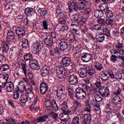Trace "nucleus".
I'll return each instance as SVG.
<instances>
[{"mask_svg":"<svg viewBox=\"0 0 124 124\" xmlns=\"http://www.w3.org/2000/svg\"><path fill=\"white\" fill-rule=\"evenodd\" d=\"M7 42H16L17 41V35L11 29L7 31Z\"/></svg>","mask_w":124,"mask_h":124,"instance_id":"5","label":"nucleus"},{"mask_svg":"<svg viewBox=\"0 0 124 124\" xmlns=\"http://www.w3.org/2000/svg\"><path fill=\"white\" fill-rule=\"evenodd\" d=\"M56 74L59 79H64L67 74V71L63 67H60L56 70Z\"/></svg>","mask_w":124,"mask_h":124,"instance_id":"6","label":"nucleus"},{"mask_svg":"<svg viewBox=\"0 0 124 124\" xmlns=\"http://www.w3.org/2000/svg\"><path fill=\"white\" fill-rule=\"evenodd\" d=\"M9 69V65L7 63H4L1 65L0 67V71L3 72L4 71H7Z\"/></svg>","mask_w":124,"mask_h":124,"instance_id":"37","label":"nucleus"},{"mask_svg":"<svg viewBox=\"0 0 124 124\" xmlns=\"http://www.w3.org/2000/svg\"><path fill=\"white\" fill-rule=\"evenodd\" d=\"M87 0H79L78 1V5L79 10H85V8L87 7Z\"/></svg>","mask_w":124,"mask_h":124,"instance_id":"22","label":"nucleus"},{"mask_svg":"<svg viewBox=\"0 0 124 124\" xmlns=\"http://www.w3.org/2000/svg\"><path fill=\"white\" fill-rule=\"evenodd\" d=\"M24 58L25 61H29V62H31V61L32 60L33 56H32V54H31V53H28L24 55Z\"/></svg>","mask_w":124,"mask_h":124,"instance_id":"46","label":"nucleus"},{"mask_svg":"<svg viewBox=\"0 0 124 124\" xmlns=\"http://www.w3.org/2000/svg\"><path fill=\"white\" fill-rule=\"evenodd\" d=\"M113 102L116 105H118V104H121L122 102H123V100L121 99V97H119L118 96L117 97H115L114 98H112Z\"/></svg>","mask_w":124,"mask_h":124,"instance_id":"44","label":"nucleus"},{"mask_svg":"<svg viewBox=\"0 0 124 124\" xmlns=\"http://www.w3.org/2000/svg\"><path fill=\"white\" fill-rule=\"evenodd\" d=\"M83 86H84V88H81V90L83 91V92L84 93L82 97H87V94L89 97V94H92L91 93H92L93 92V89H92V88H91V87L89 86L86 84H83Z\"/></svg>","mask_w":124,"mask_h":124,"instance_id":"10","label":"nucleus"},{"mask_svg":"<svg viewBox=\"0 0 124 124\" xmlns=\"http://www.w3.org/2000/svg\"><path fill=\"white\" fill-rule=\"evenodd\" d=\"M55 15L58 19V22L59 24L64 25V24L66 23V20H65V14H64V12L62 10L61 7H57Z\"/></svg>","mask_w":124,"mask_h":124,"instance_id":"2","label":"nucleus"},{"mask_svg":"<svg viewBox=\"0 0 124 124\" xmlns=\"http://www.w3.org/2000/svg\"><path fill=\"white\" fill-rule=\"evenodd\" d=\"M42 24L44 30H48V20L43 21Z\"/></svg>","mask_w":124,"mask_h":124,"instance_id":"64","label":"nucleus"},{"mask_svg":"<svg viewBox=\"0 0 124 124\" xmlns=\"http://www.w3.org/2000/svg\"><path fill=\"white\" fill-rule=\"evenodd\" d=\"M28 76L31 82V83L32 85L34 86V85H35V83H34V79H33V76L32 75V73L29 72L28 73Z\"/></svg>","mask_w":124,"mask_h":124,"instance_id":"55","label":"nucleus"},{"mask_svg":"<svg viewBox=\"0 0 124 124\" xmlns=\"http://www.w3.org/2000/svg\"><path fill=\"white\" fill-rule=\"evenodd\" d=\"M48 118H49V116L47 115L39 116L36 119H34V122L35 124H38V123H44L47 121Z\"/></svg>","mask_w":124,"mask_h":124,"instance_id":"25","label":"nucleus"},{"mask_svg":"<svg viewBox=\"0 0 124 124\" xmlns=\"http://www.w3.org/2000/svg\"><path fill=\"white\" fill-rule=\"evenodd\" d=\"M95 38L97 41V42H99L101 43V42H103L104 40H105V35L103 33L100 32L95 36Z\"/></svg>","mask_w":124,"mask_h":124,"instance_id":"27","label":"nucleus"},{"mask_svg":"<svg viewBox=\"0 0 124 124\" xmlns=\"http://www.w3.org/2000/svg\"><path fill=\"white\" fill-rule=\"evenodd\" d=\"M38 12H39L42 17H44V16L47 15V10L46 9L40 8L38 10Z\"/></svg>","mask_w":124,"mask_h":124,"instance_id":"40","label":"nucleus"},{"mask_svg":"<svg viewBox=\"0 0 124 124\" xmlns=\"http://www.w3.org/2000/svg\"><path fill=\"white\" fill-rule=\"evenodd\" d=\"M115 21L117 23H122L123 22V16L121 14L116 15L115 17Z\"/></svg>","mask_w":124,"mask_h":124,"instance_id":"52","label":"nucleus"},{"mask_svg":"<svg viewBox=\"0 0 124 124\" xmlns=\"http://www.w3.org/2000/svg\"><path fill=\"white\" fill-rule=\"evenodd\" d=\"M95 99L97 101V102H101L103 100V96L102 94L100 93H96V95L94 96Z\"/></svg>","mask_w":124,"mask_h":124,"instance_id":"45","label":"nucleus"},{"mask_svg":"<svg viewBox=\"0 0 124 124\" xmlns=\"http://www.w3.org/2000/svg\"><path fill=\"white\" fill-rule=\"evenodd\" d=\"M53 42H54V40L52 38L46 37L44 39V43L46 47H51L53 45Z\"/></svg>","mask_w":124,"mask_h":124,"instance_id":"30","label":"nucleus"},{"mask_svg":"<svg viewBox=\"0 0 124 124\" xmlns=\"http://www.w3.org/2000/svg\"><path fill=\"white\" fill-rule=\"evenodd\" d=\"M47 100L48 101L46 102V107H47V108H49V107L52 108V110L54 112H57V111L59 110V107H58L56 101L54 100V98L49 96L47 98Z\"/></svg>","mask_w":124,"mask_h":124,"instance_id":"3","label":"nucleus"},{"mask_svg":"<svg viewBox=\"0 0 124 124\" xmlns=\"http://www.w3.org/2000/svg\"><path fill=\"white\" fill-rule=\"evenodd\" d=\"M103 32L104 35H106L107 37H110V36H111V34H110V31L107 28H104L103 29Z\"/></svg>","mask_w":124,"mask_h":124,"instance_id":"49","label":"nucleus"},{"mask_svg":"<svg viewBox=\"0 0 124 124\" xmlns=\"http://www.w3.org/2000/svg\"><path fill=\"white\" fill-rule=\"evenodd\" d=\"M49 34L50 35V38H52L53 41H56L58 37V34L56 32V31H54L51 32Z\"/></svg>","mask_w":124,"mask_h":124,"instance_id":"50","label":"nucleus"},{"mask_svg":"<svg viewBox=\"0 0 124 124\" xmlns=\"http://www.w3.org/2000/svg\"><path fill=\"white\" fill-rule=\"evenodd\" d=\"M85 104L86 106L85 110L86 112L91 113V112H92V107L91 106V104L89 103V101H86L85 102Z\"/></svg>","mask_w":124,"mask_h":124,"instance_id":"43","label":"nucleus"},{"mask_svg":"<svg viewBox=\"0 0 124 124\" xmlns=\"http://www.w3.org/2000/svg\"><path fill=\"white\" fill-rule=\"evenodd\" d=\"M9 45H10V42L6 41H3L2 42L1 47L3 53H8V51H9Z\"/></svg>","mask_w":124,"mask_h":124,"instance_id":"19","label":"nucleus"},{"mask_svg":"<svg viewBox=\"0 0 124 124\" xmlns=\"http://www.w3.org/2000/svg\"><path fill=\"white\" fill-rule=\"evenodd\" d=\"M93 59V56L89 53L84 52L81 55V60L83 62H89Z\"/></svg>","mask_w":124,"mask_h":124,"instance_id":"14","label":"nucleus"},{"mask_svg":"<svg viewBox=\"0 0 124 124\" xmlns=\"http://www.w3.org/2000/svg\"><path fill=\"white\" fill-rule=\"evenodd\" d=\"M89 28L92 31H99L102 30L101 26L98 24L91 25Z\"/></svg>","mask_w":124,"mask_h":124,"instance_id":"29","label":"nucleus"},{"mask_svg":"<svg viewBox=\"0 0 124 124\" xmlns=\"http://www.w3.org/2000/svg\"><path fill=\"white\" fill-rule=\"evenodd\" d=\"M113 23H114V20L111 18L107 19L106 20V24H107V25L112 26Z\"/></svg>","mask_w":124,"mask_h":124,"instance_id":"63","label":"nucleus"},{"mask_svg":"<svg viewBox=\"0 0 124 124\" xmlns=\"http://www.w3.org/2000/svg\"><path fill=\"white\" fill-rule=\"evenodd\" d=\"M61 63L65 67L66 66H69V64L71 63V61L69 57H64L62 59L61 61Z\"/></svg>","mask_w":124,"mask_h":124,"instance_id":"26","label":"nucleus"},{"mask_svg":"<svg viewBox=\"0 0 124 124\" xmlns=\"http://www.w3.org/2000/svg\"><path fill=\"white\" fill-rule=\"evenodd\" d=\"M101 87V82L96 81L94 85L93 92H96L97 89H100Z\"/></svg>","mask_w":124,"mask_h":124,"instance_id":"54","label":"nucleus"},{"mask_svg":"<svg viewBox=\"0 0 124 124\" xmlns=\"http://www.w3.org/2000/svg\"><path fill=\"white\" fill-rule=\"evenodd\" d=\"M81 21L82 22L88 21V18H81L80 17H78L72 21V24L71 25V27L78 28V27H79V24H80V22H81Z\"/></svg>","mask_w":124,"mask_h":124,"instance_id":"15","label":"nucleus"},{"mask_svg":"<svg viewBox=\"0 0 124 124\" xmlns=\"http://www.w3.org/2000/svg\"><path fill=\"white\" fill-rule=\"evenodd\" d=\"M60 108L63 112L66 111L67 109H68V106H67V103L63 101L60 105Z\"/></svg>","mask_w":124,"mask_h":124,"instance_id":"39","label":"nucleus"},{"mask_svg":"<svg viewBox=\"0 0 124 124\" xmlns=\"http://www.w3.org/2000/svg\"><path fill=\"white\" fill-rule=\"evenodd\" d=\"M8 79H9V75L8 74L3 75L1 80L0 81V93L1 92V89L5 88V87L6 92L8 93L13 92V90H14V84L12 82L8 81Z\"/></svg>","mask_w":124,"mask_h":124,"instance_id":"1","label":"nucleus"},{"mask_svg":"<svg viewBox=\"0 0 124 124\" xmlns=\"http://www.w3.org/2000/svg\"><path fill=\"white\" fill-rule=\"evenodd\" d=\"M78 74L80 78H86V77H87V66L79 69L78 71Z\"/></svg>","mask_w":124,"mask_h":124,"instance_id":"20","label":"nucleus"},{"mask_svg":"<svg viewBox=\"0 0 124 124\" xmlns=\"http://www.w3.org/2000/svg\"><path fill=\"white\" fill-rule=\"evenodd\" d=\"M29 66L31 69H33V70H38L40 69L39 64H29Z\"/></svg>","mask_w":124,"mask_h":124,"instance_id":"48","label":"nucleus"},{"mask_svg":"<svg viewBox=\"0 0 124 124\" xmlns=\"http://www.w3.org/2000/svg\"><path fill=\"white\" fill-rule=\"evenodd\" d=\"M21 88L23 89V90H22V92L25 91L27 94L31 93H32V88L27 84L23 83L21 85Z\"/></svg>","mask_w":124,"mask_h":124,"instance_id":"28","label":"nucleus"},{"mask_svg":"<svg viewBox=\"0 0 124 124\" xmlns=\"http://www.w3.org/2000/svg\"><path fill=\"white\" fill-rule=\"evenodd\" d=\"M114 69L112 67H109L108 69V74L111 79H116L118 81H120L121 79H123V75L122 73L118 72L114 74Z\"/></svg>","mask_w":124,"mask_h":124,"instance_id":"4","label":"nucleus"},{"mask_svg":"<svg viewBox=\"0 0 124 124\" xmlns=\"http://www.w3.org/2000/svg\"><path fill=\"white\" fill-rule=\"evenodd\" d=\"M75 97L77 100H81V99H84L86 97H83L84 94L83 91L82 90V88L78 87L76 90Z\"/></svg>","mask_w":124,"mask_h":124,"instance_id":"12","label":"nucleus"},{"mask_svg":"<svg viewBox=\"0 0 124 124\" xmlns=\"http://www.w3.org/2000/svg\"><path fill=\"white\" fill-rule=\"evenodd\" d=\"M72 124H80V118L78 116H75L73 118L71 122Z\"/></svg>","mask_w":124,"mask_h":124,"instance_id":"51","label":"nucleus"},{"mask_svg":"<svg viewBox=\"0 0 124 124\" xmlns=\"http://www.w3.org/2000/svg\"><path fill=\"white\" fill-rule=\"evenodd\" d=\"M104 11L96 10L94 12V16L96 18H100L103 16Z\"/></svg>","mask_w":124,"mask_h":124,"instance_id":"35","label":"nucleus"},{"mask_svg":"<svg viewBox=\"0 0 124 124\" xmlns=\"http://www.w3.org/2000/svg\"><path fill=\"white\" fill-rule=\"evenodd\" d=\"M82 32L86 34L87 31H89V28L86 25H82L80 27Z\"/></svg>","mask_w":124,"mask_h":124,"instance_id":"56","label":"nucleus"},{"mask_svg":"<svg viewBox=\"0 0 124 124\" xmlns=\"http://www.w3.org/2000/svg\"><path fill=\"white\" fill-rule=\"evenodd\" d=\"M86 69L87 71V74L90 76H93L95 73V69H94L92 66H86Z\"/></svg>","mask_w":124,"mask_h":124,"instance_id":"31","label":"nucleus"},{"mask_svg":"<svg viewBox=\"0 0 124 124\" xmlns=\"http://www.w3.org/2000/svg\"><path fill=\"white\" fill-rule=\"evenodd\" d=\"M24 12L27 16H31L34 13V9L32 7H27L25 9Z\"/></svg>","mask_w":124,"mask_h":124,"instance_id":"33","label":"nucleus"},{"mask_svg":"<svg viewBox=\"0 0 124 124\" xmlns=\"http://www.w3.org/2000/svg\"><path fill=\"white\" fill-rule=\"evenodd\" d=\"M59 45H60V50L61 51H65L68 48V44L66 39H61L59 41Z\"/></svg>","mask_w":124,"mask_h":124,"instance_id":"11","label":"nucleus"},{"mask_svg":"<svg viewBox=\"0 0 124 124\" xmlns=\"http://www.w3.org/2000/svg\"><path fill=\"white\" fill-rule=\"evenodd\" d=\"M68 92L70 98H74V91L73 89L68 88Z\"/></svg>","mask_w":124,"mask_h":124,"instance_id":"57","label":"nucleus"},{"mask_svg":"<svg viewBox=\"0 0 124 124\" xmlns=\"http://www.w3.org/2000/svg\"><path fill=\"white\" fill-rule=\"evenodd\" d=\"M99 92L104 97H107L110 94V91L108 88H101Z\"/></svg>","mask_w":124,"mask_h":124,"instance_id":"24","label":"nucleus"},{"mask_svg":"<svg viewBox=\"0 0 124 124\" xmlns=\"http://www.w3.org/2000/svg\"><path fill=\"white\" fill-rule=\"evenodd\" d=\"M40 74L43 77H48L50 75V67L45 65L40 70Z\"/></svg>","mask_w":124,"mask_h":124,"instance_id":"8","label":"nucleus"},{"mask_svg":"<svg viewBox=\"0 0 124 124\" xmlns=\"http://www.w3.org/2000/svg\"><path fill=\"white\" fill-rule=\"evenodd\" d=\"M109 52L111 55H118V54H120V52H119V50L115 49H112L109 50Z\"/></svg>","mask_w":124,"mask_h":124,"instance_id":"62","label":"nucleus"},{"mask_svg":"<svg viewBox=\"0 0 124 124\" xmlns=\"http://www.w3.org/2000/svg\"><path fill=\"white\" fill-rule=\"evenodd\" d=\"M48 85L45 82H43L40 85V91L42 94H45L48 92Z\"/></svg>","mask_w":124,"mask_h":124,"instance_id":"21","label":"nucleus"},{"mask_svg":"<svg viewBox=\"0 0 124 124\" xmlns=\"http://www.w3.org/2000/svg\"><path fill=\"white\" fill-rule=\"evenodd\" d=\"M113 36L114 37H119L120 36V31L119 30L114 29L112 32Z\"/></svg>","mask_w":124,"mask_h":124,"instance_id":"58","label":"nucleus"},{"mask_svg":"<svg viewBox=\"0 0 124 124\" xmlns=\"http://www.w3.org/2000/svg\"><path fill=\"white\" fill-rule=\"evenodd\" d=\"M78 77L76 75H71L69 77V82L70 85H77L78 84Z\"/></svg>","mask_w":124,"mask_h":124,"instance_id":"17","label":"nucleus"},{"mask_svg":"<svg viewBox=\"0 0 124 124\" xmlns=\"http://www.w3.org/2000/svg\"><path fill=\"white\" fill-rule=\"evenodd\" d=\"M22 46L23 49H27L29 47V41L27 39H22Z\"/></svg>","mask_w":124,"mask_h":124,"instance_id":"42","label":"nucleus"},{"mask_svg":"<svg viewBox=\"0 0 124 124\" xmlns=\"http://www.w3.org/2000/svg\"><path fill=\"white\" fill-rule=\"evenodd\" d=\"M56 95L58 97H59L60 99L63 98L64 97L65 94L63 93V88H62L60 89H58L56 91Z\"/></svg>","mask_w":124,"mask_h":124,"instance_id":"32","label":"nucleus"},{"mask_svg":"<svg viewBox=\"0 0 124 124\" xmlns=\"http://www.w3.org/2000/svg\"><path fill=\"white\" fill-rule=\"evenodd\" d=\"M81 117H84V121L82 124H91L92 123V116L89 114H82Z\"/></svg>","mask_w":124,"mask_h":124,"instance_id":"23","label":"nucleus"},{"mask_svg":"<svg viewBox=\"0 0 124 124\" xmlns=\"http://www.w3.org/2000/svg\"><path fill=\"white\" fill-rule=\"evenodd\" d=\"M94 67L98 70V71H101V70H103V69H104V68H103V64H102L101 62H96L94 64Z\"/></svg>","mask_w":124,"mask_h":124,"instance_id":"38","label":"nucleus"},{"mask_svg":"<svg viewBox=\"0 0 124 124\" xmlns=\"http://www.w3.org/2000/svg\"><path fill=\"white\" fill-rule=\"evenodd\" d=\"M60 55H61V52L59 49V47H56L53 48H51L49 49V56L51 58L57 59V58L60 57Z\"/></svg>","mask_w":124,"mask_h":124,"instance_id":"9","label":"nucleus"},{"mask_svg":"<svg viewBox=\"0 0 124 124\" xmlns=\"http://www.w3.org/2000/svg\"><path fill=\"white\" fill-rule=\"evenodd\" d=\"M22 69L23 71L24 74L25 75L26 77L28 75V73H27V64L26 62H23L21 63Z\"/></svg>","mask_w":124,"mask_h":124,"instance_id":"47","label":"nucleus"},{"mask_svg":"<svg viewBox=\"0 0 124 124\" xmlns=\"http://www.w3.org/2000/svg\"><path fill=\"white\" fill-rule=\"evenodd\" d=\"M28 96L27 95H22L19 99V100L22 104H26L28 101Z\"/></svg>","mask_w":124,"mask_h":124,"instance_id":"41","label":"nucleus"},{"mask_svg":"<svg viewBox=\"0 0 124 124\" xmlns=\"http://www.w3.org/2000/svg\"><path fill=\"white\" fill-rule=\"evenodd\" d=\"M103 11L104 14H105L107 18H113L114 15L113 14V12H112V11L104 9Z\"/></svg>","mask_w":124,"mask_h":124,"instance_id":"34","label":"nucleus"},{"mask_svg":"<svg viewBox=\"0 0 124 124\" xmlns=\"http://www.w3.org/2000/svg\"><path fill=\"white\" fill-rule=\"evenodd\" d=\"M123 45H124V44L123 43L118 42L115 45V47L117 50H118V51H120V50H121V49L123 48Z\"/></svg>","mask_w":124,"mask_h":124,"instance_id":"60","label":"nucleus"},{"mask_svg":"<svg viewBox=\"0 0 124 124\" xmlns=\"http://www.w3.org/2000/svg\"><path fill=\"white\" fill-rule=\"evenodd\" d=\"M69 4V12H73V10L77 11L79 9L78 5L76 4V2L72 0L68 3Z\"/></svg>","mask_w":124,"mask_h":124,"instance_id":"16","label":"nucleus"},{"mask_svg":"<svg viewBox=\"0 0 124 124\" xmlns=\"http://www.w3.org/2000/svg\"><path fill=\"white\" fill-rule=\"evenodd\" d=\"M86 101H88L89 103L93 107H98V104L93 94L88 95V99Z\"/></svg>","mask_w":124,"mask_h":124,"instance_id":"13","label":"nucleus"},{"mask_svg":"<svg viewBox=\"0 0 124 124\" xmlns=\"http://www.w3.org/2000/svg\"><path fill=\"white\" fill-rule=\"evenodd\" d=\"M122 93V89L118 88L117 89L113 91V94L115 95H121V93Z\"/></svg>","mask_w":124,"mask_h":124,"instance_id":"61","label":"nucleus"},{"mask_svg":"<svg viewBox=\"0 0 124 124\" xmlns=\"http://www.w3.org/2000/svg\"><path fill=\"white\" fill-rule=\"evenodd\" d=\"M118 59H119V56H118V55H112L110 57V60L112 62H116L118 61Z\"/></svg>","mask_w":124,"mask_h":124,"instance_id":"59","label":"nucleus"},{"mask_svg":"<svg viewBox=\"0 0 124 124\" xmlns=\"http://www.w3.org/2000/svg\"><path fill=\"white\" fill-rule=\"evenodd\" d=\"M43 44L32 45L31 48L32 50H34V55H37L38 56H39V55H40V53H41V51H42V49H43Z\"/></svg>","mask_w":124,"mask_h":124,"instance_id":"7","label":"nucleus"},{"mask_svg":"<svg viewBox=\"0 0 124 124\" xmlns=\"http://www.w3.org/2000/svg\"><path fill=\"white\" fill-rule=\"evenodd\" d=\"M87 36L88 39H90V40H92L91 45H92V46H94V40H95V37L93 36V33H89L87 34Z\"/></svg>","mask_w":124,"mask_h":124,"instance_id":"36","label":"nucleus"},{"mask_svg":"<svg viewBox=\"0 0 124 124\" xmlns=\"http://www.w3.org/2000/svg\"><path fill=\"white\" fill-rule=\"evenodd\" d=\"M16 33L18 38H23L26 34V31L22 27H17L16 29Z\"/></svg>","mask_w":124,"mask_h":124,"instance_id":"18","label":"nucleus"},{"mask_svg":"<svg viewBox=\"0 0 124 124\" xmlns=\"http://www.w3.org/2000/svg\"><path fill=\"white\" fill-rule=\"evenodd\" d=\"M78 100H74L73 103L74 105V106L79 109V108H81V107H82V103H81V101Z\"/></svg>","mask_w":124,"mask_h":124,"instance_id":"53","label":"nucleus"}]
</instances>
